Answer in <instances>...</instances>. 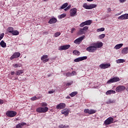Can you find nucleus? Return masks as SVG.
Listing matches in <instances>:
<instances>
[{"label":"nucleus","instance_id":"f257e3e1","mask_svg":"<svg viewBox=\"0 0 128 128\" xmlns=\"http://www.w3.org/2000/svg\"><path fill=\"white\" fill-rule=\"evenodd\" d=\"M98 6L96 4H88L86 3H84L83 4L82 7L86 10H92V8H96Z\"/></svg>","mask_w":128,"mask_h":128},{"label":"nucleus","instance_id":"f03ea898","mask_svg":"<svg viewBox=\"0 0 128 128\" xmlns=\"http://www.w3.org/2000/svg\"><path fill=\"white\" fill-rule=\"evenodd\" d=\"M48 110V107H39L36 110V112L40 114H44V112H46Z\"/></svg>","mask_w":128,"mask_h":128},{"label":"nucleus","instance_id":"7ed1b4c3","mask_svg":"<svg viewBox=\"0 0 128 128\" xmlns=\"http://www.w3.org/2000/svg\"><path fill=\"white\" fill-rule=\"evenodd\" d=\"M92 20H88L84 22H82L80 24V28H84V26H90L92 24Z\"/></svg>","mask_w":128,"mask_h":128},{"label":"nucleus","instance_id":"20e7f679","mask_svg":"<svg viewBox=\"0 0 128 128\" xmlns=\"http://www.w3.org/2000/svg\"><path fill=\"white\" fill-rule=\"evenodd\" d=\"M6 115L9 118H14L16 116V112L14 111H8L6 113Z\"/></svg>","mask_w":128,"mask_h":128},{"label":"nucleus","instance_id":"39448f33","mask_svg":"<svg viewBox=\"0 0 128 128\" xmlns=\"http://www.w3.org/2000/svg\"><path fill=\"white\" fill-rule=\"evenodd\" d=\"M120 79L118 77H114L110 78L109 80L107 82V84H112V82H120Z\"/></svg>","mask_w":128,"mask_h":128},{"label":"nucleus","instance_id":"423d86ee","mask_svg":"<svg viewBox=\"0 0 128 128\" xmlns=\"http://www.w3.org/2000/svg\"><path fill=\"white\" fill-rule=\"evenodd\" d=\"M110 66V64H102L99 66V68H100L102 70H106V68H108Z\"/></svg>","mask_w":128,"mask_h":128},{"label":"nucleus","instance_id":"0eeeda50","mask_svg":"<svg viewBox=\"0 0 128 128\" xmlns=\"http://www.w3.org/2000/svg\"><path fill=\"white\" fill-rule=\"evenodd\" d=\"M103 44H104L102 42H98L96 43H94L92 44V46H94L96 50L97 48H100L102 46Z\"/></svg>","mask_w":128,"mask_h":128},{"label":"nucleus","instance_id":"6e6552de","mask_svg":"<svg viewBox=\"0 0 128 128\" xmlns=\"http://www.w3.org/2000/svg\"><path fill=\"white\" fill-rule=\"evenodd\" d=\"M85 36H81L76 40H74V44H80L82 42V40L84 38Z\"/></svg>","mask_w":128,"mask_h":128},{"label":"nucleus","instance_id":"1a4fd4ad","mask_svg":"<svg viewBox=\"0 0 128 128\" xmlns=\"http://www.w3.org/2000/svg\"><path fill=\"white\" fill-rule=\"evenodd\" d=\"M126 90V86H119L116 88V92H122Z\"/></svg>","mask_w":128,"mask_h":128},{"label":"nucleus","instance_id":"9d476101","mask_svg":"<svg viewBox=\"0 0 128 128\" xmlns=\"http://www.w3.org/2000/svg\"><path fill=\"white\" fill-rule=\"evenodd\" d=\"M84 112H85V114H96V110L92 109H85L84 110Z\"/></svg>","mask_w":128,"mask_h":128},{"label":"nucleus","instance_id":"9b49d317","mask_svg":"<svg viewBox=\"0 0 128 128\" xmlns=\"http://www.w3.org/2000/svg\"><path fill=\"white\" fill-rule=\"evenodd\" d=\"M112 122H114V118L110 117L104 121V124L107 126L108 124H112Z\"/></svg>","mask_w":128,"mask_h":128},{"label":"nucleus","instance_id":"f8f14e48","mask_svg":"<svg viewBox=\"0 0 128 128\" xmlns=\"http://www.w3.org/2000/svg\"><path fill=\"white\" fill-rule=\"evenodd\" d=\"M78 12V9L76 8H72L70 10V16H76V12Z\"/></svg>","mask_w":128,"mask_h":128},{"label":"nucleus","instance_id":"ddd939ff","mask_svg":"<svg viewBox=\"0 0 128 128\" xmlns=\"http://www.w3.org/2000/svg\"><path fill=\"white\" fill-rule=\"evenodd\" d=\"M88 58V56H84L82 57H79L74 60V62H82V60H86Z\"/></svg>","mask_w":128,"mask_h":128},{"label":"nucleus","instance_id":"4468645a","mask_svg":"<svg viewBox=\"0 0 128 128\" xmlns=\"http://www.w3.org/2000/svg\"><path fill=\"white\" fill-rule=\"evenodd\" d=\"M70 48V44L61 46L60 47H59V50H68Z\"/></svg>","mask_w":128,"mask_h":128},{"label":"nucleus","instance_id":"2eb2a0df","mask_svg":"<svg viewBox=\"0 0 128 128\" xmlns=\"http://www.w3.org/2000/svg\"><path fill=\"white\" fill-rule=\"evenodd\" d=\"M20 56V52H14L12 56L10 58V60H12L14 58H18Z\"/></svg>","mask_w":128,"mask_h":128},{"label":"nucleus","instance_id":"dca6fc26","mask_svg":"<svg viewBox=\"0 0 128 128\" xmlns=\"http://www.w3.org/2000/svg\"><path fill=\"white\" fill-rule=\"evenodd\" d=\"M96 50V49L94 46H90L86 48V51L89 52H94Z\"/></svg>","mask_w":128,"mask_h":128},{"label":"nucleus","instance_id":"f3484780","mask_svg":"<svg viewBox=\"0 0 128 128\" xmlns=\"http://www.w3.org/2000/svg\"><path fill=\"white\" fill-rule=\"evenodd\" d=\"M66 104L64 103H60L58 105L56 106V108L57 110H64V108H66Z\"/></svg>","mask_w":128,"mask_h":128},{"label":"nucleus","instance_id":"a211bd4d","mask_svg":"<svg viewBox=\"0 0 128 128\" xmlns=\"http://www.w3.org/2000/svg\"><path fill=\"white\" fill-rule=\"evenodd\" d=\"M41 60L43 62H48V55H43L41 57Z\"/></svg>","mask_w":128,"mask_h":128},{"label":"nucleus","instance_id":"6ab92c4d","mask_svg":"<svg viewBox=\"0 0 128 128\" xmlns=\"http://www.w3.org/2000/svg\"><path fill=\"white\" fill-rule=\"evenodd\" d=\"M61 113L62 114H64V116H68V114H70V110L68 109H64L62 110Z\"/></svg>","mask_w":128,"mask_h":128},{"label":"nucleus","instance_id":"aec40b11","mask_svg":"<svg viewBox=\"0 0 128 128\" xmlns=\"http://www.w3.org/2000/svg\"><path fill=\"white\" fill-rule=\"evenodd\" d=\"M128 14H124L118 18V20H128Z\"/></svg>","mask_w":128,"mask_h":128},{"label":"nucleus","instance_id":"412c9836","mask_svg":"<svg viewBox=\"0 0 128 128\" xmlns=\"http://www.w3.org/2000/svg\"><path fill=\"white\" fill-rule=\"evenodd\" d=\"M58 22V20L56 18H52L50 19L48 21V24H56Z\"/></svg>","mask_w":128,"mask_h":128},{"label":"nucleus","instance_id":"4be33fe9","mask_svg":"<svg viewBox=\"0 0 128 128\" xmlns=\"http://www.w3.org/2000/svg\"><path fill=\"white\" fill-rule=\"evenodd\" d=\"M26 122L19 123L16 126V128H22V126H26Z\"/></svg>","mask_w":128,"mask_h":128},{"label":"nucleus","instance_id":"5701e85b","mask_svg":"<svg viewBox=\"0 0 128 128\" xmlns=\"http://www.w3.org/2000/svg\"><path fill=\"white\" fill-rule=\"evenodd\" d=\"M128 53V47L124 48L122 50V54H126Z\"/></svg>","mask_w":128,"mask_h":128},{"label":"nucleus","instance_id":"b1692460","mask_svg":"<svg viewBox=\"0 0 128 128\" xmlns=\"http://www.w3.org/2000/svg\"><path fill=\"white\" fill-rule=\"evenodd\" d=\"M122 46H124V44H116L114 47V48H115V50H120V48H122Z\"/></svg>","mask_w":128,"mask_h":128},{"label":"nucleus","instance_id":"393cba45","mask_svg":"<svg viewBox=\"0 0 128 128\" xmlns=\"http://www.w3.org/2000/svg\"><path fill=\"white\" fill-rule=\"evenodd\" d=\"M0 46H1L2 48H6V44L4 40H2L0 42Z\"/></svg>","mask_w":128,"mask_h":128},{"label":"nucleus","instance_id":"a878e982","mask_svg":"<svg viewBox=\"0 0 128 128\" xmlns=\"http://www.w3.org/2000/svg\"><path fill=\"white\" fill-rule=\"evenodd\" d=\"M116 94V91L109 90L106 92V94H107V96H108V94Z\"/></svg>","mask_w":128,"mask_h":128},{"label":"nucleus","instance_id":"bb28decb","mask_svg":"<svg viewBox=\"0 0 128 128\" xmlns=\"http://www.w3.org/2000/svg\"><path fill=\"white\" fill-rule=\"evenodd\" d=\"M68 6V2L64 3L61 6L60 10H64V8H66Z\"/></svg>","mask_w":128,"mask_h":128},{"label":"nucleus","instance_id":"cd10ccee","mask_svg":"<svg viewBox=\"0 0 128 128\" xmlns=\"http://www.w3.org/2000/svg\"><path fill=\"white\" fill-rule=\"evenodd\" d=\"M12 34L13 36H18V34H20V32H18V31L15 30L12 31Z\"/></svg>","mask_w":128,"mask_h":128},{"label":"nucleus","instance_id":"c85d7f7f","mask_svg":"<svg viewBox=\"0 0 128 128\" xmlns=\"http://www.w3.org/2000/svg\"><path fill=\"white\" fill-rule=\"evenodd\" d=\"M86 32L84 31V30L82 28H80L78 31V34H84Z\"/></svg>","mask_w":128,"mask_h":128},{"label":"nucleus","instance_id":"c756f323","mask_svg":"<svg viewBox=\"0 0 128 128\" xmlns=\"http://www.w3.org/2000/svg\"><path fill=\"white\" fill-rule=\"evenodd\" d=\"M22 66L20 64H13V66L16 68H21Z\"/></svg>","mask_w":128,"mask_h":128},{"label":"nucleus","instance_id":"7c9ffc66","mask_svg":"<svg viewBox=\"0 0 128 128\" xmlns=\"http://www.w3.org/2000/svg\"><path fill=\"white\" fill-rule=\"evenodd\" d=\"M22 74H24V70H18L16 72V74L17 76H20Z\"/></svg>","mask_w":128,"mask_h":128},{"label":"nucleus","instance_id":"2f4dec72","mask_svg":"<svg viewBox=\"0 0 128 128\" xmlns=\"http://www.w3.org/2000/svg\"><path fill=\"white\" fill-rule=\"evenodd\" d=\"M124 62L126 61L124 59H118L116 60V62H117L118 64H122V62Z\"/></svg>","mask_w":128,"mask_h":128},{"label":"nucleus","instance_id":"473e14b6","mask_svg":"<svg viewBox=\"0 0 128 128\" xmlns=\"http://www.w3.org/2000/svg\"><path fill=\"white\" fill-rule=\"evenodd\" d=\"M76 94H78V92H72L71 94H70V96H71L72 98H74V96H76Z\"/></svg>","mask_w":128,"mask_h":128},{"label":"nucleus","instance_id":"72a5a7b5","mask_svg":"<svg viewBox=\"0 0 128 128\" xmlns=\"http://www.w3.org/2000/svg\"><path fill=\"white\" fill-rule=\"evenodd\" d=\"M8 31L10 34H12V32H14V28L12 27H9L8 29Z\"/></svg>","mask_w":128,"mask_h":128},{"label":"nucleus","instance_id":"f704fd0d","mask_svg":"<svg viewBox=\"0 0 128 128\" xmlns=\"http://www.w3.org/2000/svg\"><path fill=\"white\" fill-rule=\"evenodd\" d=\"M58 128H70V126H66L62 124L58 126Z\"/></svg>","mask_w":128,"mask_h":128},{"label":"nucleus","instance_id":"c9c22d12","mask_svg":"<svg viewBox=\"0 0 128 128\" xmlns=\"http://www.w3.org/2000/svg\"><path fill=\"white\" fill-rule=\"evenodd\" d=\"M66 14H62L60 15L58 18L60 20H62V18H66Z\"/></svg>","mask_w":128,"mask_h":128},{"label":"nucleus","instance_id":"e433bc0d","mask_svg":"<svg viewBox=\"0 0 128 128\" xmlns=\"http://www.w3.org/2000/svg\"><path fill=\"white\" fill-rule=\"evenodd\" d=\"M73 54H75V56H80V52H78V50H74L73 51Z\"/></svg>","mask_w":128,"mask_h":128},{"label":"nucleus","instance_id":"4c0bfd02","mask_svg":"<svg viewBox=\"0 0 128 128\" xmlns=\"http://www.w3.org/2000/svg\"><path fill=\"white\" fill-rule=\"evenodd\" d=\"M82 30L86 32L88 30V26H85L83 28H82Z\"/></svg>","mask_w":128,"mask_h":128},{"label":"nucleus","instance_id":"58836bf2","mask_svg":"<svg viewBox=\"0 0 128 128\" xmlns=\"http://www.w3.org/2000/svg\"><path fill=\"white\" fill-rule=\"evenodd\" d=\"M104 28H98L97 30V32H104Z\"/></svg>","mask_w":128,"mask_h":128},{"label":"nucleus","instance_id":"ea45409f","mask_svg":"<svg viewBox=\"0 0 128 128\" xmlns=\"http://www.w3.org/2000/svg\"><path fill=\"white\" fill-rule=\"evenodd\" d=\"M104 36H106L105 34H102L99 36V38H100V40H102V38H104Z\"/></svg>","mask_w":128,"mask_h":128},{"label":"nucleus","instance_id":"a19ab883","mask_svg":"<svg viewBox=\"0 0 128 128\" xmlns=\"http://www.w3.org/2000/svg\"><path fill=\"white\" fill-rule=\"evenodd\" d=\"M60 36V32H56L54 34L55 38H58V36Z\"/></svg>","mask_w":128,"mask_h":128},{"label":"nucleus","instance_id":"79ce46f5","mask_svg":"<svg viewBox=\"0 0 128 128\" xmlns=\"http://www.w3.org/2000/svg\"><path fill=\"white\" fill-rule=\"evenodd\" d=\"M4 36V33H2V34H0V41L2 40Z\"/></svg>","mask_w":128,"mask_h":128},{"label":"nucleus","instance_id":"37998d69","mask_svg":"<svg viewBox=\"0 0 128 128\" xmlns=\"http://www.w3.org/2000/svg\"><path fill=\"white\" fill-rule=\"evenodd\" d=\"M76 72L75 71H73L71 72V76H76Z\"/></svg>","mask_w":128,"mask_h":128},{"label":"nucleus","instance_id":"c03bdc74","mask_svg":"<svg viewBox=\"0 0 128 128\" xmlns=\"http://www.w3.org/2000/svg\"><path fill=\"white\" fill-rule=\"evenodd\" d=\"M42 106H48V104H46V102H42L41 104Z\"/></svg>","mask_w":128,"mask_h":128},{"label":"nucleus","instance_id":"a18cd8bd","mask_svg":"<svg viewBox=\"0 0 128 128\" xmlns=\"http://www.w3.org/2000/svg\"><path fill=\"white\" fill-rule=\"evenodd\" d=\"M112 102H114V101L110 100H108L106 104H112Z\"/></svg>","mask_w":128,"mask_h":128},{"label":"nucleus","instance_id":"49530a36","mask_svg":"<svg viewBox=\"0 0 128 128\" xmlns=\"http://www.w3.org/2000/svg\"><path fill=\"white\" fill-rule=\"evenodd\" d=\"M66 76H72V73L68 72L66 74Z\"/></svg>","mask_w":128,"mask_h":128},{"label":"nucleus","instance_id":"de8ad7c7","mask_svg":"<svg viewBox=\"0 0 128 128\" xmlns=\"http://www.w3.org/2000/svg\"><path fill=\"white\" fill-rule=\"evenodd\" d=\"M38 100L36 96H34L31 98L32 100Z\"/></svg>","mask_w":128,"mask_h":128},{"label":"nucleus","instance_id":"09e8293b","mask_svg":"<svg viewBox=\"0 0 128 128\" xmlns=\"http://www.w3.org/2000/svg\"><path fill=\"white\" fill-rule=\"evenodd\" d=\"M76 29L75 28H72L71 30V34H74V32H76Z\"/></svg>","mask_w":128,"mask_h":128},{"label":"nucleus","instance_id":"8fccbe9b","mask_svg":"<svg viewBox=\"0 0 128 128\" xmlns=\"http://www.w3.org/2000/svg\"><path fill=\"white\" fill-rule=\"evenodd\" d=\"M112 12V9L110 8H108L107 9V12Z\"/></svg>","mask_w":128,"mask_h":128},{"label":"nucleus","instance_id":"3c124183","mask_svg":"<svg viewBox=\"0 0 128 128\" xmlns=\"http://www.w3.org/2000/svg\"><path fill=\"white\" fill-rule=\"evenodd\" d=\"M55 90H52L49 91L48 92V94H54V92Z\"/></svg>","mask_w":128,"mask_h":128},{"label":"nucleus","instance_id":"603ef678","mask_svg":"<svg viewBox=\"0 0 128 128\" xmlns=\"http://www.w3.org/2000/svg\"><path fill=\"white\" fill-rule=\"evenodd\" d=\"M126 0H119L121 4L122 2H126Z\"/></svg>","mask_w":128,"mask_h":128},{"label":"nucleus","instance_id":"864d4df0","mask_svg":"<svg viewBox=\"0 0 128 128\" xmlns=\"http://www.w3.org/2000/svg\"><path fill=\"white\" fill-rule=\"evenodd\" d=\"M72 82H68V83H67L66 84V86H72Z\"/></svg>","mask_w":128,"mask_h":128},{"label":"nucleus","instance_id":"5fc2aeb1","mask_svg":"<svg viewBox=\"0 0 128 128\" xmlns=\"http://www.w3.org/2000/svg\"><path fill=\"white\" fill-rule=\"evenodd\" d=\"M4 104L2 100H0V104Z\"/></svg>","mask_w":128,"mask_h":128},{"label":"nucleus","instance_id":"6e6d98bb","mask_svg":"<svg viewBox=\"0 0 128 128\" xmlns=\"http://www.w3.org/2000/svg\"><path fill=\"white\" fill-rule=\"evenodd\" d=\"M71 6L70 5H69L68 6L66 7V8L68 9V10H70V8H71Z\"/></svg>","mask_w":128,"mask_h":128},{"label":"nucleus","instance_id":"4d7b16f0","mask_svg":"<svg viewBox=\"0 0 128 128\" xmlns=\"http://www.w3.org/2000/svg\"><path fill=\"white\" fill-rule=\"evenodd\" d=\"M11 74L12 76H14V72H11Z\"/></svg>","mask_w":128,"mask_h":128},{"label":"nucleus","instance_id":"13d9d810","mask_svg":"<svg viewBox=\"0 0 128 128\" xmlns=\"http://www.w3.org/2000/svg\"><path fill=\"white\" fill-rule=\"evenodd\" d=\"M64 10H65V12H66L67 10H68L67 8H66L64 9Z\"/></svg>","mask_w":128,"mask_h":128},{"label":"nucleus","instance_id":"bf43d9fd","mask_svg":"<svg viewBox=\"0 0 128 128\" xmlns=\"http://www.w3.org/2000/svg\"><path fill=\"white\" fill-rule=\"evenodd\" d=\"M120 13H118L116 14L115 16H120Z\"/></svg>","mask_w":128,"mask_h":128},{"label":"nucleus","instance_id":"052dcab7","mask_svg":"<svg viewBox=\"0 0 128 128\" xmlns=\"http://www.w3.org/2000/svg\"><path fill=\"white\" fill-rule=\"evenodd\" d=\"M87 2H92L94 0H86Z\"/></svg>","mask_w":128,"mask_h":128},{"label":"nucleus","instance_id":"680f3d73","mask_svg":"<svg viewBox=\"0 0 128 128\" xmlns=\"http://www.w3.org/2000/svg\"><path fill=\"white\" fill-rule=\"evenodd\" d=\"M66 98H70V96H67V97H66Z\"/></svg>","mask_w":128,"mask_h":128},{"label":"nucleus","instance_id":"e2e57ef3","mask_svg":"<svg viewBox=\"0 0 128 128\" xmlns=\"http://www.w3.org/2000/svg\"><path fill=\"white\" fill-rule=\"evenodd\" d=\"M48 0H44V2H48Z\"/></svg>","mask_w":128,"mask_h":128},{"label":"nucleus","instance_id":"0e129e2a","mask_svg":"<svg viewBox=\"0 0 128 128\" xmlns=\"http://www.w3.org/2000/svg\"><path fill=\"white\" fill-rule=\"evenodd\" d=\"M126 90H128V88H127L126 89Z\"/></svg>","mask_w":128,"mask_h":128},{"label":"nucleus","instance_id":"69168bd1","mask_svg":"<svg viewBox=\"0 0 128 128\" xmlns=\"http://www.w3.org/2000/svg\"><path fill=\"white\" fill-rule=\"evenodd\" d=\"M44 34H46V32H44Z\"/></svg>","mask_w":128,"mask_h":128}]
</instances>
